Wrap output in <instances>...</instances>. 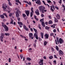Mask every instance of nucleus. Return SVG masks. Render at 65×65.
<instances>
[{
    "mask_svg": "<svg viewBox=\"0 0 65 65\" xmlns=\"http://www.w3.org/2000/svg\"><path fill=\"white\" fill-rule=\"evenodd\" d=\"M39 9L40 11V12H41L43 10L45 9V7L44 6H41L39 7Z\"/></svg>",
    "mask_w": 65,
    "mask_h": 65,
    "instance_id": "1",
    "label": "nucleus"
},
{
    "mask_svg": "<svg viewBox=\"0 0 65 65\" xmlns=\"http://www.w3.org/2000/svg\"><path fill=\"white\" fill-rule=\"evenodd\" d=\"M2 26L4 28L5 31H8V27L6 25H2Z\"/></svg>",
    "mask_w": 65,
    "mask_h": 65,
    "instance_id": "2",
    "label": "nucleus"
},
{
    "mask_svg": "<svg viewBox=\"0 0 65 65\" xmlns=\"http://www.w3.org/2000/svg\"><path fill=\"white\" fill-rule=\"evenodd\" d=\"M2 8L4 10V11H7L6 8H7V6L5 4H3Z\"/></svg>",
    "mask_w": 65,
    "mask_h": 65,
    "instance_id": "3",
    "label": "nucleus"
},
{
    "mask_svg": "<svg viewBox=\"0 0 65 65\" xmlns=\"http://www.w3.org/2000/svg\"><path fill=\"white\" fill-rule=\"evenodd\" d=\"M31 12H30V17H32L33 16V15L34 13V9H33V8L32 7L31 8Z\"/></svg>",
    "mask_w": 65,
    "mask_h": 65,
    "instance_id": "4",
    "label": "nucleus"
},
{
    "mask_svg": "<svg viewBox=\"0 0 65 65\" xmlns=\"http://www.w3.org/2000/svg\"><path fill=\"white\" fill-rule=\"evenodd\" d=\"M59 55L60 56H62V55H64V53L61 50H60L59 51Z\"/></svg>",
    "mask_w": 65,
    "mask_h": 65,
    "instance_id": "5",
    "label": "nucleus"
},
{
    "mask_svg": "<svg viewBox=\"0 0 65 65\" xmlns=\"http://www.w3.org/2000/svg\"><path fill=\"white\" fill-rule=\"evenodd\" d=\"M36 11H35V13L37 15H39L40 14L39 13V10H38V9H37L36 10Z\"/></svg>",
    "mask_w": 65,
    "mask_h": 65,
    "instance_id": "6",
    "label": "nucleus"
},
{
    "mask_svg": "<svg viewBox=\"0 0 65 65\" xmlns=\"http://www.w3.org/2000/svg\"><path fill=\"white\" fill-rule=\"evenodd\" d=\"M59 42L60 44L63 43V40L61 38H60L59 39Z\"/></svg>",
    "mask_w": 65,
    "mask_h": 65,
    "instance_id": "7",
    "label": "nucleus"
},
{
    "mask_svg": "<svg viewBox=\"0 0 65 65\" xmlns=\"http://www.w3.org/2000/svg\"><path fill=\"white\" fill-rule=\"evenodd\" d=\"M25 13L27 16H28L30 14V11L28 10L26 11H25Z\"/></svg>",
    "mask_w": 65,
    "mask_h": 65,
    "instance_id": "8",
    "label": "nucleus"
},
{
    "mask_svg": "<svg viewBox=\"0 0 65 65\" xmlns=\"http://www.w3.org/2000/svg\"><path fill=\"white\" fill-rule=\"evenodd\" d=\"M16 16L17 18H18L20 17V14H19V12H18V10H17L16 12Z\"/></svg>",
    "mask_w": 65,
    "mask_h": 65,
    "instance_id": "9",
    "label": "nucleus"
},
{
    "mask_svg": "<svg viewBox=\"0 0 65 65\" xmlns=\"http://www.w3.org/2000/svg\"><path fill=\"white\" fill-rule=\"evenodd\" d=\"M37 4H38L39 5H40L41 4V2L40 0H38L36 2Z\"/></svg>",
    "mask_w": 65,
    "mask_h": 65,
    "instance_id": "10",
    "label": "nucleus"
},
{
    "mask_svg": "<svg viewBox=\"0 0 65 65\" xmlns=\"http://www.w3.org/2000/svg\"><path fill=\"white\" fill-rule=\"evenodd\" d=\"M34 36L36 37V39H37V40L38 39V35L37 34H36V33H35L34 34Z\"/></svg>",
    "mask_w": 65,
    "mask_h": 65,
    "instance_id": "11",
    "label": "nucleus"
},
{
    "mask_svg": "<svg viewBox=\"0 0 65 65\" xmlns=\"http://www.w3.org/2000/svg\"><path fill=\"white\" fill-rule=\"evenodd\" d=\"M23 28H24V29L26 31H28L29 30V29L27 28V27L25 25H24V26H23Z\"/></svg>",
    "mask_w": 65,
    "mask_h": 65,
    "instance_id": "12",
    "label": "nucleus"
},
{
    "mask_svg": "<svg viewBox=\"0 0 65 65\" xmlns=\"http://www.w3.org/2000/svg\"><path fill=\"white\" fill-rule=\"evenodd\" d=\"M40 61L39 62V64H43V59H40Z\"/></svg>",
    "mask_w": 65,
    "mask_h": 65,
    "instance_id": "13",
    "label": "nucleus"
},
{
    "mask_svg": "<svg viewBox=\"0 0 65 65\" xmlns=\"http://www.w3.org/2000/svg\"><path fill=\"white\" fill-rule=\"evenodd\" d=\"M23 2L25 3H26L28 4V5H31V3L30 2H29V3L27 1H24Z\"/></svg>",
    "mask_w": 65,
    "mask_h": 65,
    "instance_id": "14",
    "label": "nucleus"
},
{
    "mask_svg": "<svg viewBox=\"0 0 65 65\" xmlns=\"http://www.w3.org/2000/svg\"><path fill=\"white\" fill-rule=\"evenodd\" d=\"M45 39H48V38L49 37L48 35V34H45Z\"/></svg>",
    "mask_w": 65,
    "mask_h": 65,
    "instance_id": "15",
    "label": "nucleus"
},
{
    "mask_svg": "<svg viewBox=\"0 0 65 65\" xmlns=\"http://www.w3.org/2000/svg\"><path fill=\"white\" fill-rule=\"evenodd\" d=\"M3 36H1V37H0V39L1 41H2V42H3Z\"/></svg>",
    "mask_w": 65,
    "mask_h": 65,
    "instance_id": "16",
    "label": "nucleus"
},
{
    "mask_svg": "<svg viewBox=\"0 0 65 65\" xmlns=\"http://www.w3.org/2000/svg\"><path fill=\"white\" fill-rule=\"evenodd\" d=\"M56 18H57V19H60V15H59V14H57L56 16Z\"/></svg>",
    "mask_w": 65,
    "mask_h": 65,
    "instance_id": "17",
    "label": "nucleus"
},
{
    "mask_svg": "<svg viewBox=\"0 0 65 65\" xmlns=\"http://www.w3.org/2000/svg\"><path fill=\"white\" fill-rule=\"evenodd\" d=\"M42 25L43 27H45V24L44 22H42Z\"/></svg>",
    "mask_w": 65,
    "mask_h": 65,
    "instance_id": "18",
    "label": "nucleus"
},
{
    "mask_svg": "<svg viewBox=\"0 0 65 65\" xmlns=\"http://www.w3.org/2000/svg\"><path fill=\"white\" fill-rule=\"evenodd\" d=\"M8 2V4L9 5V6H11V5H12V4H11V3L10 2V0H7Z\"/></svg>",
    "mask_w": 65,
    "mask_h": 65,
    "instance_id": "19",
    "label": "nucleus"
},
{
    "mask_svg": "<svg viewBox=\"0 0 65 65\" xmlns=\"http://www.w3.org/2000/svg\"><path fill=\"white\" fill-rule=\"evenodd\" d=\"M15 1L16 2H18L19 3H20L21 5H22V3L20 1H19V0H15Z\"/></svg>",
    "mask_w": 65,
    "mask_h": 65,
    "instance_id": "20",
    "label": "nucleus"
},
{
    "mask_svg": "<svg viewBox=\"0 0 65 65\" xmlns=\"http://www.w3.org/2000/svg\"><path fill=\"white\" fill-rule=\"evenodd\" d=\"M0 17L1 19H4V16L3 15H0Z\"/></svg>",
    "mask_w": 65,
    "mask_h": 65,
    "instance_id": "21",
    "label": "nucleus"
},
{
    "mask_svg": "<svg viewBox=\"0 0 65 65\" xmlns=\"http://www.w3.org/2000/svg\"><path fill=\"white\" fill-rule=\"evenodd\" d=\"M41 36L42 38H43V32H41Z\"/></svg>",
    "mask_w": 65,
    "mask_h": 65,
    "instance_id": "22",
    "label": "nucleus"
},
{
    "mask_svg": "<svg viewBox=\"0 0 65 65\" xmlns=\"http://www.w3.org/2000/svg\"><path fill=\"white\" fill-rule=\"evenodd\" d=\"M33 29H34V30L35 32V33H36V34H37V29L34 28H33Z\"/></svg>",
    "mask_w": 65,
    "mask_h": 65,
    "instance_id": "23",
    "label": "nucleus"
},
{
    "mask_svg": "<svg viewBox=\"0 0 65 65\" xmlns=\"http://www.w3.org/2000/svg\"><path fill=\"white\" fill-rule=\"evenodd\" d=\"M29 37H32L33 36V34L32 33H30L29 34Z\"/></svg>",
    "mask_w": 65,
    "mask_h": 65,
    "instance_id": "24",
    "label": "nucleus"
},
{
    "mask_svg": "<svg viewBox=\"0 0 65 65\" xmlns=\"http://www.w3.org/2000/svg\"><path fill=\"white\" fill-rule=\"evenodd\" d=\"M54 18L55 19L54 21H55V22L56 23L58 22V20H57V19H56L55 17H54Z\"/></svg>",
    "mask_w": 65,
    "mask_h": 65,
    "instance_id": "25",
    "label": "nucleus"
},
{
    "mask_svg": "<svg viewBox=\"0 0 65 65\" xmlns=\"http://www.w3.org/2000/svg\"><path fill=\"white\" fill-rule=\"evenodd\" d=\"M20 57L21 58V59H23V55L22 54H20Z\"/></svg>",
    "mask_w": 65,
    "mask_h": 65,
    "instance_id": "26",
    "label": "nucleus"
},
{
    "mask_svg": "<svg viewBox=\"0 0 65 65\" xmlns=\"http://www.w3.org/2000/svg\"><path fill=\"white\" fill-rule=\"evenodd\" d=\"M18 23L19 25H23V23L21 22H18Z\"/></svg>",
    "mask_w": 65,
    "mask_h": 65,
    "instance_id": "27",
    "label": "nucleus"
},
{
    "mask_svg": "<svg viewBox=\"0 0 65 65\" xmlns=\"http://www.w3.org/2000/svg\"><path fill=\"white\" fill-rule=\"evenodd\" d=\"M47 42L46 41H45L44 43V45H46L47 44Z\"/></svg>",
    "mask_w": 65,
    "mask_h": 65,
    "instance_id": "28",
    "label": "nucleus"
},
{
    "mask_svg": "<svg viewBox=\"0 0 65 65\" xmlns=\"http://www.w3.org/2000/svg\"><path fill=\"white\" fill-rule=\"evenodd\" d=\"M47 11V10H43L42 11V13H44V12H46Z\"/></svg>",
    "mask_w": 65,
    "mask_h": 65,
    "instance_id": "29",
    "label": "nucleus"
},
{
    "mask_svg": "<svg viewBox=\"0 0 65 65\" xmlns=\"http://www.w3.org/2000/svg\"><path fill=\"white\" fill-rule=\"evenodd\" d=\"M51 10L52 12H54V10L52 8V6H51Z\"/></svg>",
    "mask_w": 65,
    "mask_h": 65,
    "instance_id": "30",
    "label": "nucleus"
},
{
    "mask_svg": "<svg viewBox=\"0 0 65 65\" xmlns=\"http://www.w3.org/2000/svg\"><path fill=\"white\" fill-rule=\"evenodd\" d=\"M52 21H50L48 22V24H52Z\"/></svg>",
    "mask_w": 65,
    "mask_h": 65,
    "instance_id": "31",
    "label": "nucleus"
},
{
    "mask_svg": "<svg viewBox=\"0 0 65 65\" xmlns=\"http://www.w3.org/2000/svg\"><path fill=\"white\" fill-rule=\"evenodd\" d=\"M57 40L58 44H59V38L57 37Z\"/></svg>",
    "mask_w": 65,
    "mask_h": 65,
    "instance_id": "32",
    "label": "nucleus"
},
{
    "mask_svg": "<svg viewBox=\"0 0 65 65\" xmlns=\"http://www.w3.org/2000/svg\"><path fill=\"white\" fill-rule=\"evenodd\" d=\"M56 49L58 51H59V47L57 46H56Z\"/></svg>",
    "mask_w": 65,
    "mask_h": 65,
    "instance_id": "33",
    "label": "nucleus"
},
{
    "mask_svg": "<svg viewBox=\"0 0 65 65\" xmlns=\"http://www.w3.org/2000/svg\"><path fill=\"white\" fill-rule=\"evenodd\" d=\"M27 60H28V61H30L31 60V59L30 58H27Z\"/></svg>",
    "mask_w": 65,
    "mask_h": 65,
    "instance_id": "34",
    "label": "nucleus"
},
{
    "mask_svg": "<svg viewBox=\"0 0 65 65\" xmlns=\"http://www.w3.org/2000/svg\"><path fill=\"white\" fill-rule=\"evenodd\" d=\"M5 35L6 36H9V34L5 33Z\"/></svg>",
    "mask_w": 65,
    "mask_h": 65,
    "instance_id": "35",
    "label": "nucleus"
},
{
    "mask_svg": "<svg viewBox=\"0 0 65 65\" xmlns=\"http://www.w3.org/2000/svg\"><path fill=\"white\" fill-rule=\"evenodd\" d=\"M43 19H42L40 20V22H41L42 23V22H43Z\"/></svg>",
    "mask_w": 65,
    "mask_h": 65,
    "instance_id": "36",
    "label": "nucleus"
},
{
    "mask_svg": "<svg viewBox=\"0 0 65 65\" xmlns=\"http://www.w3.org/2000/svg\"><path fill=\"white\" fill-rule=\"evenodd\" d=\"M34 17L35 19L37 20V21H38V19L36 18V15H34Z\"/></svg>",
    "mask_w": 65,
    "mask_h": 65,
    "instance_id": "37",
    "label": "nucleus"
},
{
    "mask_svg": "<svg viewBox=\"0 0 65 65\" xmlns=\"http://www.w3.org/2000/svg\"><path fill=\"white\" fill-rule=\"evenodd\" d=\"M23 16L24 18H25L26 16V15L25 14H23Z\"/></svg>",
    "mask_w": 65,
    "mask_h": 65,
    "instance_id": "38",
    "label": "nucleus"
},
{
    "mask_svg": "<svg viewBox=\"0 0 65 65\" xmlns=\"http://www.w3.org/2000/svg\"><path fill=\"white\" fill-rule=\"evenodd\" d=\"M49 28L50 27H47V26H46L45 27V29H47V30L49 29Z\"/></svg>",
    "mask_w": 65,
    "mask_h": 65,
    "instance_id": "39",
    "label": "nucleus"
},
{
    "mask_svg": "<svg viewBox=\"0 0 65 65\" xmlns=\"http://www.w3.org/2000/svg\"><path fill=\"white\" fill-rule=\"evenodd\" d=\"M49 58L50 59H52L53 58V57L52 56H51L49 57Z\"/></svg>",
    "mask_w": 65,
    "mask_h": 65,
    "instance_id": "40",
    "label": "nucleus"
},
{
    "mask_svg": "<svg viewBox=\"0 0 65 65\" xmlns=\"http://www.w3.org/2000/svg\"><path fill=\"white\" fill-rule=\"evenodd\" d=\"M1 36H3V37H4V34L3 33H1Z\"/></svg>",
    "mask_w": 65,
    "mask_h": 65,
    "instance_id": "41",
    "label": "nucleus"
},
{
    "mask_svg": "<svg viewBox=\"0 0 65 65\" xmlns=\"http://www.w3.org/2000/svg\"><path fill=\"white\" fill-rule=\"evenodd\" d=\"M13 20H12L11 22H10V24H13Z\"/></svg>",
    "mask_w": 65,
    "mask_h": 65,
    "instance_id": "42",
    "label": "nucleus"
},
{
    "mask_svg": "<svg viewBox=\"0 0 65 65\" xmlns=\"http://www.w3.org/2000/svg\"><path fill=\"white\" fill-rule=\"evenodd\" d=\"M53 63L55 64H56L57 63H56V60H54L53 61Z\"/></svg>",
    "mask_w": 65,
    "mask_h": 65,
    "instance_id": "43",
    "label": "nucleus"
},
{
    "mask_svg": "<svg viewBox=\"0 0 65 65\" xmlns=\"http://www.w3.org/2000/svg\"><path fill=\"white\" fill-rule=\"evenodd\" d=\"M55 8H56V9H57V10H59V8H58V7H57L55 6Z\"/></svg>",
    "mask_w": 65,
    "mask_h": 65,
    "instance_id": "44",
    "label": "nucleus"
},
{
    "mask_svg": "<svg viewBox=\"0 0 65 65\" xmlns=\"http://www.w3.org/2000/svg\"><path fill=\"white\" fill-rule=\"evenodd\" d=\"M51 50L52 51V52H54L55 51V50H54V49L53 47L51 48Z\"/></svg>",
    "mask_w": 65,
    "mask_h": 65,
    "instance_id": "45",
    "label": "nucleus"
},
{
    "mask_svg": "<svg viewBox=\"0 0 65 65\" xmlns=\"http://www.w3.org/2000/svg\"><path fill=\"white\" fill-rule=\"evenodd\" d=\"M12 13H9V17H11V16H12Z\"/></svg>",
    "mask_w": 65,
    "mask_h": 65,
    "instance_id": "46",
    "label": "nucleus"
},
{
    "mask_svg": "<svg viewBox=\"0 0 65 65\" xmlns=\"http://www.w3.org/2000/svg\"><path fill=\"white\" fill-rule=\"evenodd\" d=\"M39 41H41V40H42V39H41V38H39Z\"/></svg>",
    "mask_w": 65,
    "mask_h": 65,
    "instance_id": "47",
    "label": "nucleus"
},
{
    "mask_svg": "<svg viewBox=\"0 0 65 65\" xmlns=\"http://www.w3.org/2000/svg\"><path fill=\"white\" fill-rule=\"evenodd\" d=\"M9 62H11V58H9Z\"/></svg>",
    "mask_w": 65,
    "mask_h": 65,
    "instance_id": "48",
    "label": "nucleus"
},
{
    "mask_svg": "<svg viewBox=\"0 0 65 65\" xmlns=\"http://www.w3.org/2000/svg\"><path fill=\"white\" fill-rule=\"evenodd\" d=\"M42 2L43 3H44V5H46V4H45V2L44 1H42Z\"/></svg>",
    "mask_w": 65,
    "mask_h": 65,
    "instance_id": "49",
    "label": "nucleus"
},
{
    "mask_svg": "<svg viewBox=\"0 0 65 65\" xmlns=\"http://www.w3.org/2000/svg\"><path fill=\"white\" fill-rule=\"evenodd\" d=\"M3 14L4 15H5V17H7V15H6V13H4Z\"/></svg>",
    "mask_w": 65,
    "mask_h": 65,
    "instance_id": "50",
    "label": "nucleus"
},
{
    "mask_svg": "<svg viewBox=\"0 0 65 65\" xmlns=\"http://www.w3.org/2000/svg\"><path fill=\"white\" fill-rule=\"evenodd\" d=\"M54 56L55 58H56L57 59V56H56V55H54Z\"/></svg>",
    "mask_w": 65,
    "mask_h": 65,
    "instance_id": "51",
    "label": "nucleus"
},
{
    "mask_svg": "<svg viewBox=\"0 0 65 65\" xmlns=\"http://www.w3.org/2000/svg\"><path fill=\"white\" fill-rule=\"evenodd\" d=\"M53 32H54V33H56V30L55 29H54L53 30Z\"/></svg>",
    "mask_w": 65,
    "mask_h": 65,
    "instance_id": "52",
    "label": "nucleus"
},
{
    "mask_svg": "<svg viewBox=\"0 0 65 65\" xmlns=\"http://www.w3.org/2000/svg\"><path fill=\"white\" fill-rule=\"evenodd\" d=\"M59 3H62V0H59Z\"/></svg>",
    "mask_w": 65,
    "mask_h": 65,
    "instance_id": "53",
    "label": "nucleus"
},
{
    "mask_svg": "<svg viewBox=\"0 0 65 65\" xmlns=\"http://www.w3.org/2000/svg\"><path fill=\"white\" fill-rule=\"evenodd\" d=\"M53 35H54V34L53 33H51L50 34V36H53Z\"/></svg>",
    "mask_w": 65,
    "mask_h": 65,
    "instance_id": "54",
    "label": "nucleus"
},
{
    "mask_svg": "<svg viewBox=\"0 0 65 65\" xmlns=\"http://www.w3.org/2000/svg\"><path fill=\"white\" fill-rule=\"evenodd\" d=\"M18 20L19 21H20V18H18Z\"/></svg>",
    "mask_w": 65,
    "mask_h": 65,
    "instance_id": "55",
    "label": "nucleus"
},
{
    "mask_svg": "<svg viewBox=\"0 0 65 65\" xmlns=\"http://www.w3.org/2000/svg\"><path fill=\"white\" fill-rule=\"evenodd\" d=\"M41 16L42 17H44V15L43 14H41Z\"/></svg>",
    "mask_w": 65,
    "mask_h": 65,
    "instance_id": "56",
    "label": "nucleus"
},
{
    "mask_svg": "<svg viewBox=\"0 0 65 65\" xmlns=\"http://www.w3.org/2000/svg\"><path fill=\"white\" fill-rule=\"evenodd\" d=\"M55 43L56 44H58V43H57V40H55Z\"/></svg>",
    "mask_w": 65,
    "mask_h": 65,
    "instance_id": "57",
    "label": "nucleus"
},
{
    "mask_svg": "<svg viewBox=\"0 0 65 65\" xmlns=\"http://www.w3.org/2000/svg\"><path fill=\"white\" fill-rule=\"evenodd\" d=\"M48 3H51V1L50 0H48Z\"/></svg>",
    "mask_w": 65,
    "mask_h": 65,
    "instance_id": "58",
    "label": "nucleus"
},
{
    "mask_svg": "<svg viewBox=\"0 0 65 65\" xmlns=\"http://www.w3.org/2000/svg\"><path fill=\"white\" fill-rule=\"evenodd\" d=\"M47 5L48 6V8H50V6L47 4Z\"/></svg>",
    "mask_w": 65,
    "mask_h": 65,
    "instance_id": "59",
    "label": "nucleus"
},
{
    "mask_svg": "<svg viewBox=\"0 0 65 65\" xmlns=\"http://www.w3.org/2000/svg\"><path fill=\"white\" fill-rule=\"evenodd\" d=\"M48 23H47V22H45V25H47Z\"/></svg>",
    "mask_w": 65,
    "mask_h": 65,
    "instance_id": "60",
    "label": "nucleus"
},
{
    "mask_svg": "<svg viewBox=\"0 0 65 65\" xmlns=\"http://www.w3.org/2000/svg\"><path fill=\"white\" fill-rule=\"evenodd\" d=\"M43 58H44V59H46V57H45V56H44L43 57Z\"/></svg>",
    "mask_w": 65,
    "mask_h": 65,
    "instance_id": "61",
    "label": "nucleus"
},
{
    "mask_svg": "<svg viewBox=\"0 0 65 65\" xmlns=\"http://www.w3.org/2000/svg\"><path fill=\"white\" fill-rule=\"evenodd\" d=\"M30 30L31 31H33V29H32V28H30Z\"/></svg>",
    "mask_w": 65,
    "mask_h": 65,
    "instance_id": "62",
    "label": "nucleus"
},
{
    "mask_svg": "<svg viewBox=\"0 0 65 65\" xmlns=\"http://www.w3.org/2000/svg\"><path fill=\"white\" fill-rule=\"evenodd\" d=\"M62 20L63 21H65V19L63 18L62 19Z\"/></svg>",
    "mask_w": 65,
    "mask_h": 65,
    "instance_id": "63",
    "label": "nucleus"
},
{
    "mask_svg": "<svg viewBox=\"0 0 65 65\" xmlns=\"http://www.w3.org/2000/svg\"><path fill=\"white\" fill-rule=\"evenodd\" d=\"M37 40H35V43H36V42H37Z\"/></svg>",
    "mask_w": 65,
    "mask_h": 65,
    "instance_id": "64",
    "label": "nucleus"
}]
</instances>
